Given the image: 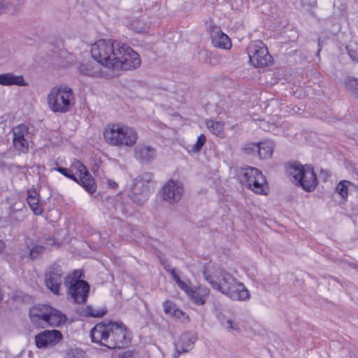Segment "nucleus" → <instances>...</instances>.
Segmentation results:
<instances>
[{"label":"nucleus","instance_id":"nucleus-1","mask_svg":"<svg viewBox=\"0 0 358 358\" xmlns=\"http://www.w3.org/2000/svg\"><path fill=\"white\" fill-rule=\"evenodd\" d=\"M90 337L93 343L109 349L124 348L130 341L127 327L122 323L113 322L96 324L90 331Z\"/></svg>","mask_w":358,"mask_h":358},{"label":"nucleus","instance_id":"nucleus-2","mask_svg":"<svg viewBox=\"0 0 358 358\" xmlns=\"http://www.w3.org/2000/svg\"><path fill=\"white\" fill-rule=\"evenodd\" d=\"M103 137L110 145L132 147L138 140V134L134 128L126 124L113 123L105 127Z\"/></svg>","mask_w":358,"mask_h":358},{"label":"nucleus","instance_id":"nucleus-3","mask_svg":"<svg viewBox=\"0 0 358 358\" xmlns=\"http://www.w3.org/2000/svg\"><path fill=\"white\" fill-rule=\"evenodd\" d=\"M121 44L122 42L111 39L98 40L91 48L92 57L101 65L113 70Z\"/></svg>","mask_w":358,"mask_h":358},{"label":"nucleus","instance_id":"nucleus-4","mask_svg":"<svg viewBox=\"0 0 358 358\" xmlns=\"http://www.w3.org/2000/svg\"><path fill=\"white\" fill-rule=\"evenodd\" d=\"M47 101L49 108L54 113H59L70 111L75 103L73 90L66 86L52 88Z\"/></svg>","mask_w":358,"mask_h":358},{"label":"nucleus","instance_id":"nucleus-5","mask_svg":"<svg viewBox=\"0 0 358 358\" xmlns=\"http://www.w3.org/2000/svg\"><path fill=\"white\" fill-rule=\"evenodd\" d=\"M287 173L292 178L293 182L306 192L313 191L317 186L316 174L311 166L292 164L287 168Z\"/></svg>","mask_w":358,"mask_h":358},{"label":"nucleus","instance_id":"nucleus-6","mask_svg":"<svg viewBox=\"0 0 358 358\" xmlns=\"http://www.w3.org/2000/svg\"><path fill=\"white\" fill-rule=\"evenodd\" d=\"M241 182L259 194H266L268 187L265 176L257 168L246 166L241 169Z\"/></svg>","mask_w":358,"mask_h":358},{"label":"nucleus","instance_id":"nucleus-7","mask_svg":"<svg viewBox=\"0 0 358 358\" xmlns=\"http://www.w3.org/2000/svg\"><path fill=\"white\" fill-rule=\"evenodd\" d=\"M80 273L75 271L72 274L65 278L64 285L68 288V293L76 303H84L87 301L90 292L89 284L80 280Z\"/></svg>","mask_w":358,"mask_h":358},{"label":"nucleus","instance_id":"nucleus-8","mask_svg":"<svg viewBox=\"0 0 358 358\" xmlns=\"http://www.w3.org/2000/svg\"><path fill=\"white\" fill-rule=\"evenodd\" d=\"M116 59L113 70L136 69L141 64L139 55L127 44L123 43L121 44V48L119 50Z\"/></svg>","mask_w":358,"mask_h":358},{"label":"nucleus","instance_id":"nucleus-9","mask_svg":"<svg viewBox=\"0 0 358 358\" xmlns=\"http://www.w3.org/2000/svg\"><path fill=\"white\" fill-rule=\"evenodd\" d=\"M250 63L255 67H265L272 62V57L261 41L251 43L248 47Z\"/></svg>","mask_w":358,"mask_h":358},{"label":"nucleus","instance_id":"nucleus-10","mask_svg":"<svg viewBox=\"0 0 358 358\" xmlns=\"http://www.w3.org/2000/svg\"><path fill=\"white\" fill-rule=\"evenodd\" d=\"M203 276L214 289L224 295L238 281L229 273L222 270L219 271V282L217 280L218 276L210 275L206 270L203 271Z\"/></svg>","mask_w":358,"mask_h":358},{"label":"nucleus","instance_id":"nucleus-11","mask_svg":"<svg viewBox=\"0 0 358 358\" xmlns=\"http://www.w3.org/2000/svg\"><path fill=\"white\" fill-rule=\"evenodd\" d=\"M183 193V184L178 180H169L162 188L163 200L170 204L178 203Z\"/></svg>","mask_w":358,"mask_h":358},{"label":"nucleus","instance_id":"nucleus-12","mask_svg":"<svg viewBox=\"0 0 358 358\" xmlns=\"http://www.w3.org/2000/svg\"><path fill=\"white\" fill-rule=\"evenodd\" d=\"M13 145L16 150L26 153L29 150L28 135L29 127L21 124L12 129Z\"/></svg>","mask_w":358,"mask_h":358},{"label":"nucleus","instance_id":"nucleus-13","mask_svg":"<svg viewBox=\"0 0 358 358\" xmlns=\"http://www.w3.org/2000/svg\"><path fill=\"white\" fill-rule=\"evenodd\" d=\"M63 272L60 266L53 264L46 271L45 275V285L55 294H59L62 285Z\"/></svg>","mask_w":358,"mask_h":358},{"label":"nucleus","instance_id":"nucleus-14","mask_svg":"<svg viewBox=\"0 0 358 358\" xmlns=\"http://www.w3.org/2000/svg\"><path fill=\"white\" fill-rule=\"evenodd\" d=\"M63 336L59 330H45L35 336V343L38 348L54 346L59 343Z\"/></svg>","mask_w":358,"mask_h":358},{"label":"nucleus","instance_id":"nucleus-15","mask_svg":"<svg viewBox=\"0 0 358 358\" xmlns=\"http://www.w3.org/2000/svg\"><path fill=\"white\" fill-rule=\"evenodd\" d=\"M196 336L193 332H185L174 343L175 353L173 358H178L182 353H187L193 348L196 341Z\"/></svg>","mask_w":358,"mask_h":358},{"label":"nucleus","instance_id":"nucleus-16","mask_svg":"<svg viewBox=\"0 0 358 358\" xmlns=\"http://www.w3.org/2000/svg\"><path fill=\"white\" fill-rule=\"evenodd\" d=\"M134 156L141 164H148L155 159L157 150L150 145L138 144L134 148Z\"/></svg>","mask_w":358,"mask_h":358},{"label":"nucleus","instance_id":"nucleus-17","mask_svg":"<svg viewBox=\"0 0 358 358\" xmlns=\"http://www.w3.org/2000/svg\"><path fill=\"white\" fill-rule=\"evenodd\" d=\"M189 299L196 305H204L209 296L210 289L206 287L199 286L196 287H190L187 286V289H184Z\"/></svg>","mask_w":358,"mask_h":358},{"label":"nucleus","instance_id":"nucleus-18","mask_svg":"<svg viewBox=\"0 0 358 358\" xmlns=\"http://www.w3.org/2000/svg\"><path fill=\"white\" fill-rule=\"evenodd\" d=\"M150 187L142 183L134 181L129 197L132 201L138 206L143 205L148 200Z\"/></svg>","mask_w":358,"mask_h":358},{"label":"nucleus","instance_id":"nucleus-19","mask_svg":"<svg viewBox=\"0 0 358 358\" xmlns=\"http://www.w3.org/2000/svg\"><path fill=\"white\" fill-rule=\"evenodd\" d=\"M210 34L212 43L215 47L222 49H229L231 47L230 38L222 31L220 27L212 26Z\"/></svg>","mask_w":358,"mask_h":358},{"label":"nucleus","instance_id":"nucleus-20","mask_svg":"<svg viewBox=\"0 0 358 358\" xmlns=\"http://www.w3.org/2000/svg\"><path fill=\"white\" fill-rule=\"evenodd\" d=\"M163 308L166 315L170 316L176 320L185 322L189 321V316L179 309L176 303L171 300H166L163 303Z\"/></svg>","mask_w":358,"mask_h":358},{"label":"nucleus","instance_id":"nucleus-21","mask_svg":"<svg viewBox=\"0 0 358 358\" xmlns=\"http://www.w3.org/2000/svg\"><path fill=\"white\" fill-rule=\"evenodd\" d=\"M226 296L235 301H246L250 297L249 291L245 288L242 282H237L228 290Z\"/></svg>","mask_w":358,"mask_h":358},{"label":"nucleus","instance_id":"nucleus-22","mask_svg":"<svg viewBox=\"0 0 358 358\" xmlns=\"http://www.w3.org/2000/svg\"><path fill=\"white\" fill-rule=\"evenodd\" d=\"M0 85L25 87L28 84L22 75L16 76L13 73H5L0 74Z\"/></svg>","mask_w":358,"mask_h":358},{"label":"nucleus","instance_id":"nucleus-23","mask_svg":"<svg viewBox=\"0 0 358 358\" xmlns=\"http://www.w3.org/2000/svg\"><path fill=\"white\" fill-rule=\"evenodd\" d=\"M77 69L80 74L89 77H97L101 73L100 68L93 62L79 63Z\"/></svg>","mask_w":358,"mask_h":358},{"label":"nucleus","instance_id":"nucleus-24","mask_svg":"<svg viewBox=\"0 0 358 358\" xmlns=\"http://www.w3.org/2000/svg\"><path fill=\"white\" fill-rule=\"evenodd\" d=\"M27 201L34 215H39L43 213V208L38 205L39 194L36 189H28Z\"/></svg>","mask_w":358,"mask_h":358},{"label":"nucleus","instance_id":"nucleus-25","mask_svg":"<svg viewBox=\"0 0 358 358\" xmlns=\"http://www.w3.org/2000/svg\"><path fill=\"white\" fill-rule=\"evenodd\" d=\"M47 326L59 327L64 324L66 317L62 312L53 308L50 306L49 310Z\"/></svg>","mask_w":358,"mask_h":358},{"label":"nucleus","instance_id":"nucleus-26","mask_svg":"<svg viewBox=\"0 0 358 358\" xmlns=\"http://www.w3.org/2000/svg\"><path fill=\"white\" fill-rule=\"evenodd\" d=\"M79 184L90 194H93L96 189V185L94 178L88 171H85L83 175L80 176Z\"/></svg>","mask_w":358,"mask_h":358},{"label":"nucleus","instance_id":"nucleus-27","mask_svg":"<svg viewBox=\"0 0 358 358\" xmlns=\"http://www.w3.org/2000/svg\"><path fill=\"white\" fill-rule=\"evenodd\" d=\"M273 143L265 141L258 143V155L260 159H268L271 157L273 152Z\"/></svg>","mask_w":358,"mask_h":358},{"label":"nucleus","instance_id":"nucleus-28","mask_svg":"<svg viewBox=\"0 0 358 358\" xmlns=\"http://www.w3.org/2000/svg\"><path fill=\"white\" fill-rule=\"evenodd\" d=\"M206 127L216 136H222L224 133V122L208 120L206 122Z\"/></svg>","mask_w":358,"mask_h":358},{"label":"nucleus","instance_id":"nucleus-29","mask_svg":"<svg viewBox=\"0 0 358 358\" xmlns=\"http://www.w3.org/2000/svg\"><path fill=\"white\" fill-rule=\"evenodd\" d=\"M345 86L353 96L358 97V78L348 77L345 81Z\"/></svg>","mask_w":358,"mask_h":358},{"label":"nucleus","instance_id":"nucleus-30","mask_svg":"<svg viewBox=\"0 0 358 358\" xmlns=\"http://www.w3.org/2000/svg\"><path fill=\"white\" fill-rule=\"evenodd\" d=\"M82 313L86 317H101L106 313V309H94L91 306H87L83 310Z\"/></svg>","mask_w":358,"mask_h":358},{"label":"nucleus","instance_id":"nucleus-31","mask_svg":"<svg viewBox=\"0 0 358 358\" xmlns=\"http://www.w3.org/2000/svg\"><path fill=\"white\" fill-rule=\"evenodd\" d=\"M48 314L34 315L29 316L32 324L37 327L43 328L47 326Z\"/></svg>","mask_w":358,"mask_h":358},{"label":"nucleus","instance_id":"nucleus-32","mask_svg":"<svg viewBox=\"0 0 358 358\" xmlns=\"http://www.w3.org/2000/svg\"><path fill=\"white\" fill-rule=\"evenodd\" d=\"M50 306L48 305H38L33 306L29 310V316L34 315L48 314Z\"/></svg>","mask_w":358,"mask_h":358},{"label":"nucleus","instance_id":"nucleus-33","mask_svg":"<svg viewBox=\"0 0 358 358\" xmlns=\"http://www.w3.org/2000/svg\"><path fill=\"white\" fill-rule=\"evenodd\" d=\"M130 29L136 33H145L147 31V27L145 23L140 20H134L130 23Z\"/></svg>","mask_w":358,"mask_h":358},{"label":"nucleus","instance_id":"nucleus-34","mask_svg":"<svg viewBox=\"0 0 358 358\" xmlns=\"http://www.w3.org/2000/svg\"><path fill=\"white\" fill-rule=\"evenodd\" d=\"M153 174L150 172L142 173L136 178L134 181L143 184L145 186L149 187V183L152 181Z\"/></svg>","mask_w":358,"mask_h":358},{"label":"nucleus","instance_id":"nucleus-35","mask_svg":"<svg viewBox=\"0 0 358 358\" xmlns=\"http://www.w3.org/2000/svg\"><path fill=\"white\" fill-rule=\"evenodd\" d=\"M206 142V136L203 134H200L197 138L196 142L192 147L191 151L194 153H197L200 152Z\"/></svg>","mask_w":358,"mask_h":358},{"label":"nucleus","instance_id":"nucleus-36","mask_svg":"<svg viewBox=\"0 0 358 358\" xmlns=\"http://www.w3.org/2000/svg\"><path fill=\"white\" fill-rule=\"evenodd\" d=\"M350 182L347 180H343L339 182V183L336 186V192L341 196L342 198H346L348 195V189L347 184H349Z\"/></svg>","mask_w":358,"mask_h":358},{"label":"nucleus","instance_id":"nucleus-37","mask_svg":"<svg viewBox=\"0 0 358 358\" xmlns=\"http://www.w3.org/2000/svg\"><path fill=\"white\" fill-rule=\"evenodd\" d=\"M45 248L43 245H34L31 250L29 252V256L31 259H38L41 255H42L45 251Z\"/></svg>","mask_w":358,"mask_h":358},{"label":"nucleus","instance_id":"nucleus-38","mask_svg":"<svg viewBox=\"0 0 358 358\" xmlns=\"http://www.w3.org/2000/svg\"><path fill=\"white\" fill-rule=\"evenodd\" d=\"M55 171H58L63 176H66V178L71 179L72 180L79 182L78 178L76 177L74 174L72 173V171L70 169L62 167V166H57L54 169Z\"/></svg>","mask_w":358,"mask_h":358},{"label":"nucleus","instance_id":"nucleus-39","mask_svg":"<svg viewBox=\"0 0 358 358\" xmlns=\"http://www.w3.org/2000/svg\"><path fill=\"white\" fill-rule=\"evenodd\" d=\"M173 280L176 282L178 286L184 291L185 289H187V286L188 285L186 282L181 280L178 275L177 274L175 269H171L169 271Z\"/></svg>","mask_w":358,"mask_h":358},{"label":"nucleus","instance_id":"nucleus-40","mask_svg":"<svg viewBox=\"0 0 358 358\" xmlns=\"http://www.w3.org/2000/svg\"><path fill=\"white\" fill-rule=\"evenodd\" d=\"M258 143H249L244 148V151L248 155H258Z\"/></svg>","mask_w":358,"mask_h":358},{"label":"nucleus","instance_id":"nucleus-41","mask_svg":"<svg viewBox=\"0 0 358 358\" xmlns=\"http://www.w3.org/2000/svg\"><path fill=\"white\" fill-rule=\"evenodd\" d=\"M71 168H74L80 173V176L83 175L85 171H87L84 164L77 159H74Z\"/></svg>","mask_w":358,"mask_h":358},{"label":"nucleus","instance_id":"nucleus-42","mask_svg":"<svg viewBox=\"0 0 358 358\" xmlns=\"http://www.w3.org/2000/svg\"><path fill=\"white\" fill-rule=\"evenodd\" d=\"M10 0H0V15L10 11Z\"/></svg>","mask_w":358,"mask_h":358},{"label":"nucleus","instance_id":"nucleus-43","mask_svg":"<svg viewBox=\"0 0 358 358\" xmlns=\"http://www.w3.org/2000/svg\"><path fill=\"white\" fill-rule=\"evenodd\" d=\"M227 329L228 330H235V331H240V328L238 327L237 324H236L232 320H228L227 321Z\"/></svg>","mask_w":358,"mask_h":358},{"label":"nucleus","instance_id":"nucleus-44","mask_svg":"<svg viewBox=\"0 0 358 358\" xmlns=\"http://www.w3.org/2000/svg\"><path fill=\"white\" fill-rule=\"evenodd\" d=\"M348 55L350 57V58L355 61L357 59V57H356V52L355 51H353V50H349L348 51Z\"/></svg>","mask_w":358,"mask_h":358},{"label":"nucleus","instance_id":"nucleus-45","mask_svg":"<svg viewBox=\"0 0 358 358\" xmlns=\"http://www.w3.org/2000/svg\"><path fill=\"white\" fill-rule=\"evenodd\" d=\"M5 243L0 240V254L3 252L4 248H5Z\"/></svg>","mask_w":358,"mask_h":358},{"label":"nucleus","instance_id":"nucleus-46","mask_svg":"<svg viewBox=\"0 0 358 358\" xmlns=\"http://www.w3.org/2000/svg\"><path fill=\"white\" fill-rule=\"evenodd\" d=\"M108 185L111 188H114V189L116 188V187L117 186V184L115 182H111V181L109 182Z\"/></svg>","mask_w":358,"mask_h":358},{"label":"nucleus","instance_id":"nucleus-47","mask_svg":"<svg viewBox=\"0 0 358 358\" xmlns=\"http://www.w3.org/2000/svg\"><path fill=\"white\" fill-rule=\"evenodd\" d=\"M66 358H81V357H80L79 356H78L76 355L72 354V355H69Z\"/></svg>","mask_w":358,"mask_h":358},{"label":"nucleus","instance_id":"nucleus-48","mask_svg":"<svg viewBox=\"0 0 358 358\" xmlns=\"http://www.w3.org/2000/svg\"><path fill=\"white\" fill-rule=\"evenodd\" d=\"M357 62H358V59H357Z\"/></svg>","mask_w":358,"mask_h":358}]
</instances>
